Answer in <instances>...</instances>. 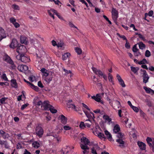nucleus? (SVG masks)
<instances>
[{"label":"nucleus","mask_w":154,"mask_h":154,"mask_svg":"<svg viewBox=\"0 0 154 154\" xmlns=\"http://www.w3.org/2000/svg\"><path fill=\"white\" fill-rule=\"evenodd\" d=\"M16 58L24 63L29 62L30 60L29 57L26 54H19L16 56Z\"/></svg>","instance_id":"nucleus-1"},{"label":"nucleus","mask_w":154,"mask_h":154,"mask_svg":"<svg viewBox=\"0 0 154 154\" xmlns=\"http://www.w3.org/2000/svg\"><path fill=\"white\" fill-rule=\"evenodd\" d=\"M116 136L119 139L116 140V141L120 144L119 146L121 148H124L125 147V142L122 139L123 136L122 133L118 132Z\"/></svg>","instance_id":"nucleus-2"},{"label":"nucleus","mask_w":154,"mask_h":154,"mask_svg":"<svg viewBox=\"0 0 154 154\" xmlns=\"http://www.w3.org/2000/svg\"><path fill=\"white\" fill-rule=\"evenodd\" d=\"M41 105H42L41 109L45 110H48V109L51 107V105L49 104V102L48 100L44 101L43 102L39 100V106Z\"/></svg>","instance_id":"nucleus-3"},{"label":"nucleus","mask_w":154,"mask_h":154,"mask_svg":"<svg viewBox=\"0 0 154 154\" xmlns=\"http://www.w3.org/2000/svg\"><path fill=\"white\" fill-rule=\"evenodd\" d=\"M111 13L112 17L115 22H116L119 17L118 11L116 8H112V9Z\"/></svg>","instance_id":"nucleus-4"},{"label":"nucleus","mask_w":154,"mask_h":154,"mask_svg":"<svg viewBox=\"0 0 154 154\" xmlns=\"http://www.w3.org/2000/svg\"><path fill=\"white\" fill-rule=\"evenodd\" d=\"M146 141L149 146L154 152V139H152L150 137H147Z\"/></svg>","instance_id":"nucleus-5"},{"label":"nucleus","mask_w":154,"mask_h":154,"mask_svg":"<svg viewBox=\"0 0 154 154\" xmlns=\"http://www.w3.org/2000/svg\"><path fill=\"white\" fill-rule=\"evenodd\" d=\"M141 72H143V82L144 83H146L148 82V80L149 79V77L148 76V74L146 72V70L141 69L140 70Z\"/></svg>","instance_id":"nucleus-6"},{"label":"nucleus","mask_w":154,"mask_h":154,"mask_svg":"<svg viewBox=\"0 0 154 154\" xmlns=\"http://www.w3.org/2000/svg\"><path fill=\"white\" fill-rule=\"evenodd\" d=\"M26 50V49L24 46L20 45V46L17 47L16 51L19 54H23L25 50Z\"/></svg>","instance_id":"nucleus-7"},{"label":"nucleus","mask_w":154,"mask_h":154,"mask_svg":"<svg viewBox=\"0 0 154 154\" xmlns=\"http://www.w3.org/2000/svg\"><path fill=\"white\" fill-rule=\"evenodd\" d=\"M18 44L17 40L15 39H13L10 45V47L11 48H14L18 46Z\"/></svg>","instance_id":"nucleus-8"},{"label":"nucleus","mask_w":154,"mask_h":154,"mask_svg":"<svg viewBox=\"0 0 154 154\" xmlns=\"http://www.w3.org/2000/svg\"><path fill=\"white\" fill-rule=\"evenodd\" d=\"M17 69L19 71L23 72L26 71L28 70V67L26 65H22L18 66Z\"/></svg>","instance_id":"nucleus-9"},{"label":"nucleus","mask_w":154,"mask_h":154,"mask_svg":"<svg viewBox=\"0 0 154 154\" xmlns=\"http://www.w3.org/2000/svg\"><path fill=\"white\" fill-rule=\"evenodd\" d=\"M53 78V76L52 74L49 73L48 75L44 77V80L47 83L49 84L52 80Z\"/></svg>","instance_id":"nucleus-10"},{"label":"nucleus","mask_w":154,"mask_h":154,"mask_svg":"<svg viewBox=\"0 0 154 154\" xmlns=\"http://www.w3.org/2000/svg\"><path fill=\"white\" fill-rule=\"evenodd\" d=\"M24 80L29 85L32 89H33L35 91H38V88L37 86H35L33 84L31 83L30 82L26 81L25 79H24Z\"/></svg>","instance_id":"nucleus-11"},{"label":"nucleus","mask_w":154,"mask_h":154,"mask_svg":"<svg viewBox=\"0 0 154 154\" xmlns=\"http://www.w3.org/2000/svg\"><path fill=\"white\" fill-rule=\"evenodd\" d=\"M58 119L61 120V123L63 124H65L67 120V118L63 115L60 116Z\"/></svg>","instance_id":"nucleus-12"},{"label":"nucleus","mask_w":154,"mask_h":154,"mask_svg":"<svg viewBox=\"0 0 154 154\" xmlns=\"http://www.w3.org/2000/svg\"><path fill=\"white\" fill-rule=\"evenodd\" d=\"M137 144L140 149L142 150H145L146 149V144L142 142L138 141Z\"/></svg>","instance_id":"nucleus-13"},{"label":"nucleus","mask_w":154,"mask_h":154,"mask_svg":"<svg viewBox=\"0 0 154 154\" xmlns=\"http://www.w3.org/2000/svg\"><path fill=\"white\" fill-rule=\"evenodd\" d=\"M3 60L9 64L13 63V61L8 55H5L4 57Z\"/></svg>","instance_id":"nucleus-14"},{"label":"nucleus","mask_w":154,"mask_h":154,"mask_svg":"<svg viewBox=\"0 0 154 154\" xmlns=\"http://www.w3.org/2000/svg\"><path fill=\"white\" fill-rule=\"evenodd\" d=\"M6 37V35L4 29L0 27V41Z\"/></svg>","instance_id":"nucleus-15"},{"label":"nucleus","mask_w":154,"mask_h":154,"mask_svg":"<svg viewBox=\"0 0 154 154\" xmlns=\"http://www.w3.org/2000/svg\"><path fill=\"white\" fill-rule=\"evenodd\" d=\"M84 112L86 114V116L88 118L90 119H94L95 118L94 116V114L92 112H90V113L86 111L85 110L84 111Z\"/></svg>","instance_id":"nucleus-16"},{"label":"nucleus","mask_w":154,"mask_h":154,"mask_svg":"<svg viewBox=\"0 0 154 154\" xmlns=\"http://www.w3.org/2000/svg\"><path fill=\"white\" fill-rule=\"evenodd\" d=\"M20 42L21 44H24L25 45L27 44L28 41L27 38L23 35L21 36L20 38Z\"/></svg>","instance_id":"nucleus-17"},{"label":"nucleus","mask_w":154,"mask_h":154,"mask_svg":"<svg viewBox=\"0 0 154 154\" xmlns=\"http://www.w3.org/2000/svg\"><path fill=\"white\" fill-rule=\"evenodd\" d=\"M81 142L84 144L89 145L90 143L89 140L86 137H83L81 138Z\"/></svg>","instance_id":"nucleus-18"},{"label":"nucleus","mask_w":154,"mask_h":154,"mask_svg":"<svg viewBox=\"0 0 154 154\" xmlns=\"http://www.w3.org/2000/svg\"><path fill=\"white\" fill-rule=\"evenodd\" d=\"M41 71L42 73V75L43 78L48 75L49 74L48 73L49 71L46 70L45 68H42L41 70Z\"/></svg>","instance_id":"nucleus-19"},{"label":"nucleus","mask_w":154,"mask_h":154,"mask_svg":"<svg viewBox=\"0 0 154 154\" xmlns=\"http://www.w3.org/2000/svg\"><path fill=\"white\" fill-rule=\"evenodd\" d=\"M72 102V100H68L67 103V105L68 106V107L69 108H72L75 110L77 111V110L76 109V106H75L72 104H71L70 103Z\"/></svg>","instance_id":"nucleus-20"},{"label":"nucleus","mask_w":154,"mask_h":154,"mask_svg":"<svg viewBox=\"0 0 154 154\" xmlns=\"http://www.w3.org/2000/svg\"><path fill=\"white\" fill-rule=\"evenodd\" d=\"M113 130L114 132L116 134L119 132L120 130L119 126L118 124L116 125L114 127Z\"/></svg>","instance_id":"nucleus-21"},{"label":"nucleus","mask_w":154,"mask_h":154,"mask_svg":"<svg viewBox=\"0 0 154 154\" xmlns=\"http://www.w3.org/2000/svg\"><path fill=\"white\" fill-rule=\"evenodd\" d=\"M52 12L54 13L55 14V15H56L61 20H63L64 21H66L64 19L63 17H62L61 16L59 15V13H58L56 10L55 9H52Z\"/></svg>","instance_id":"nucleus-22"},{"label":"nucleus","mask_w":154,"mask_h":154,"mask_svg":"<svg viewBox=\"0 0 154 154\" xmlns=\"http://www.w3.org/2000/svg\"><path fill=\"white\" fill-rule=\"evenodd\" d=\"M11 85L12 87L16 88H18L17 84L15 79H12L11 80Z\"/></svg>","instance_id":"nucleus-23"},{"label":"nucleus","mask_w":154,"mask_h":154,"mask_svg":"<svg viewBox=\"0 0 154 154\" xmlns=\"http://www.w3.org/2000/svg\"><path fill=\"white\" fill-rule=\"evenodd\" d=\"M70 56V54L68 53H66L62 55V59L63 60H65L67 59L68 57Z\"/></svg>","instance_id":"nucleus-24"},{"label":"nucleus","mask_w":154,"mask_h":154,"mask_svg":"<svg viewBox=\"0 0 154 154\" xmlns=\"http://www.w3.org/2000/svg\"><path fill=\"white\" fill-rule=\"evenodd\" d=\"M43 114L46 118V120L48 121L51 120V117L50 115H49V113L47 112H46L44 113Z\"/></svg>","instance_id":"nucleus-25"},{"label":"nucleus","mask_w":154,"mask_h":154,"mask_svg":"<svg viewBox=\"0 0 154 154\" xmlns=\"http://www.w3.org/2000/svg\"><path fill=\"white\" fill-rule=\"evenodd\" d=\"M143 88V89L145 90V91L147 93L150 94L151 92L153 93V92H154V90L150 88H148L145 86H144Z\"/></svg>","instance_id":"nucleus-26"},{"label":"nucleus","mask_w":154,"mask_h":154,"mask_svg":"<svg viewBox=\"0 0 154 154\" xmlns=\"http://www.w3.org/2000/svg\"><path fill=\"white\" fill-rule=\"evenodd\" d=\"M104 133L105 134L109 140L111 141L112 140V139L111 134L106 130L104 131Z\"/></svg>","instance_id":"nucleus-27"},{"label":"nucleus","mask_w":154,"mask_h":154,"mask_svg":"<svg viewBox=\"0 0 154 154\" xmlns=\"http://www.w3.org/2000/svg\"><path fill=\"white\" fill-rule=\"evenodd\" d=\"M137 44L139 45V48L140 49L143 50L146 48L145 45L142 42H139Z\"/></svg>","instance_id":"nucleus-28"},{"label":"nucleus","mask_w":154,"mask_h":154,"mask_svg":"<svg viewBox=\"0 0 154 154\" xmlns=\"http://www.w3.org/2000/svg\"><path fill=\"white\" fill-rule=\"evenodd\" d=\"M131 70L134 73H136L139 70V68L138 67H135L133 66L131 67Z\"/></svg>","instance_id":"nucleus-29"},{"label":"nucleus","mask_w":154,"mask_h":154,"mask_svg":"<svg viewBox=\"0 0 154 154\" xmlns=\"http://www.w3.org/2000/svg\"><path fill=\"white\" fill-rule=\"evenodd\" d=\"M87 144H83L82 143L80 144V147L81 148L84 150H88L89 149V147L87 146Z\"/></svg>","instance_id":"nucleus-30"},{"label":"nucleus","mask_w":154,"mask_h":154,"mask_svg":"<svg viewBox=\"0 0 154 154\" xmlns=\"http://www.w3.org/2000/svg\"><path fill=\"white\" fill-rule=\"evenodd\" d=\"M33 103L35 106L38 105V97H36L34 98Z\"/></svg>","instance_id":"nucleus-31"},{"label":"nucleus","mask_w":154,"mask_h":154,"mask_svg":"<svg viewBox=\"0 0 154 154\" xmlns=\"http://www.w3.org/2000/svg\"><path fill=\"white\" fill-rule=\"evenodd\" d=\"M50 110V112L52 113H55L57 112V110L54 109V107L51 105V107L48 109V110Z\"/></svg>","instance_id":"nucleus-32"},{"label":"nucleus","mask_w":154,"mask_h":154,"mask_svg":"<svg viewBox=\"0 0 154 154\" xmlns=\"http://www.w3.org/2000/svg\"><path fill=\"white\" fill-rule=\"evenodd\" d=\"M108 79L109 81L110 82H111L112 84H114V82L112 81V76L110 73H109L108 74Z\"/></svg>","instance_id":"nucleus-33"},{"label":"nucleus","mask_w":154,"mask_h":154,"mask_svg":"<svg viewBox=\"0 0 154 154\" xmlns=\"http://www.w3.org/2000/svg\"><path fill=\"white\" fill-rule=\"evenodd\" d=\"M103 118L105 120L108 121V122L110 123L111 121V119L107 115H104L103 116Z\"/></svg>","instance_id":"nucleus-34"},{"label":"nucleus","mask_w":154,"mask_h":154,"mask_svg":"<svg viewBox=\"0 0 154 154\" xmlns=\"http://www.w3.org/2000/svg\"><path fill=\"white\" fill-rule=\"evenodd\" d=\"M29 81L32 82L36 81V79L35 77L33 75H30L29 77Z\"/></svg>","instance_id":"nucleus-35"},{"label":"nucleus","mask_w":154,"mask_h":154,"mask_svg":"<svg viewBox=\"0 0 154 154\" xmlns=\"http://www.w3.org/2000/svg\"><path fill=\"white\" fill-rule=\"evenodd\" d=\"M147 63H148L146 60L145 58L143 59L142 60L138 62V63L140 65L143 64Z\"/></svg>","instance_id":"nucleus-36"},{"label":"nucleus","mask_w":154,"mask_h":154,"mask_svg":"<svg viewBox=\"0 0 154 154\" xmlns=\"http://www.w3.org/2000/svg\"><path fill=\"white\" fill-rule=\"evenodd\" d=\"M95 100L98 102L101 101V96L100 94H96V97Z\"/></svg>","instance_id":"nucleus-37"},{"label":"nucleus","mask_w":154,"mask_h":154,"mask_svg":"<svg viewBox=\"0 0 154 154\" xmlns=\"http://www.w3.org/2000/svg\"><path fill=\"white\" fill-rule=\"evenodd\" d=\"M95 74L97 75H98L99 77L102 76V75L104 74L99 69L97 70Z\"/></svg>","instance_id":"nucleus-38"},{"label":"nucleus","mask_w":154,"mask_h":154,"mask_svg":"<svg viewBox=\"0 0 154 154\" xmlns=\"http://www.w3.org/2000/svg\"><path fill=\"white\" fill-rule=\"evenodd\" d=\"M44 132L43 129L42 127H39V138L41 137Z\"/></svg>","instance_id":"nucleus-39"},{"label":"nucleus","mask_w":154,"mask_h":154,"mask_svg":"<svg viewBox=\"0 0 154 154\" xmlns=\"http://www.w3.org/2000/svg\"><path fill=\"white\" fill-rule=\"evenodd\" d=\"M75 52L77 53V54H81L82 52V51L81 50V49L78 48V47H76L75 48Z\"/></svg>","instance_id":"nucleus-40"},{"label":"nucleus","mask_w":154,"mask_h":154,"mask_svg":"<svg viewBox=\"0 0 154 154\" xmlns=\"http://www.w3.org/2000/svg\"><path fill=\"white\" fill-rule=\"evenodd\" d=\"M117 34L118 36H119L120 38H122V39L124 40H125L126 42L128 41V40H127V39L125 37V35H120L119 33H117Z\"/></svg>","instance_id":"nucleus-41"},{"label":"nucleus","mask_w":154,"mask_h":154,"mask_svg":"<svg viewBox=\"0 0 154 154\" xmlns=\"http://www.w3.org/2000/svg\"><path fill=\"white\" fill-rule=\"evenodd\" d=\"M38 143L37 141H35L34 142L32 143V146L36 148H38Z\"/></svg>","instance_id":"nucleus-42"},{"label":"nucleus","mask_w":154,"mask_h":154,"mask_svg":"<svg viewBox=\"0 0 154 154\" xmlns=\"http://www.w3.org/2000/svg\"><path fill=\"white\" fill-rule=\"evenodd\" d=\"M97 135L98 137L100 139H105L104 135L103 133H102L101 132H99V133L97 134Z\"/></svg>","instance_id":"nucleus-43"},{"label":"nucleus","mask_w":154,"mask_h":154,"mask_svg":"<svg viewBox=\"0 0 154 154\" xmlns=\"http://www.w3.org/2000/svg\"><path fill=\"white\" fill-rule=\"evenodd\" d=\"M4 139H8L10 137L8 133L5 132V133L2 136Z\"/></svg>","instance_id":"nucleus-44"},{"label":"nucleus","mask_w":154,"mask_h":154,"mask_svg":"<svg viewBox=\"0 0 154 154\" xmlns=\"http://www.w3.org/2000/svg\"><path fill=\"white\" fill-rule=\"evenodd\" d=\"M151 56V53L148 50H146L145 53V56L147 57H149Z\"/></svg>","instance_id":"nucleus-45"},{"label":"nucleus","mask_w":154,"mask_h":154,"mask_svg":"<svg viewBox=\"0 0 154 154\" xmlns=\"http://www.w3.org/2000/svg\"><path fill=\"white\" fill-rule=\"evenodd\" d=\"M139 50L137 49V48L136 45H134L132 48V51H133L134 53V52H136L137 51H139Z\"/></svg>","instance_id":"nucleus-46"},{"label":"nucleus","mask_w":154,"mask_h":154,"mask_svg":"<svg viewBox=\"0 0 154 154\" xmlns=\"http://www.w3.org/2000/svg\"><path fill=\"white\" fill-rule=\"evenodd\" d=\"M119 84L122 87H125L126 86L125 85V84L123 80L122 79V80L119 82Z\"/></svg>","instance_id":"nucleus-47"},{"label":"nucleus","mask_w":154,"mask_h":154,"mask_svg":"<svg viewBox=\"0 0 154 154\" xmlns=\"http://www.w3.org/2000/svg\"><path fill=\"white\" fill-rule=\"evenodd\" d=\"M136 33V34L138 35L139 38L141 39L143 41H145L146 40L145 38L141 34H138V33Z\"/></svg>","instance_id":"nucleus-48"},{"label":"nucleus","mask_w":154,"mask_h":154,"mask_svg":"<svg viewBox=\"0 0 154 154\" xmlns=\"http://www.w3.org/2000/svg\"><path fill=\"white\" fill-rule=\"evenodd\" d=\"M80 127L82 129H84L85 128V124L83 122H81L79 125Z\"/></svg>","instance_id":"nucleus-49"},{"label":"nucleus","mask_w":154,"mask_h":154,"mask_svg":"<svg viewBox=\"0 0 154 154\" xmlns=\"http://www.w3.org/2000/svg\"><path fill=\"white\" fill-rule=\"evenodd\" d=\"M12 7L13 8L14 10H19V7L18 5H16L15 4H14L12 5Z\"/></svg>","instance_id":"nucleus-50"},{"label":"nucleus","mask_w":154,"mask_h":154,"mask_svg":"<svg viewBox=\"0 0 154 154\" xmlns=\"http://www.w3.org/2000/svg\"><path fill=\"white\" fill-rule=\"evenodd\" d=\"M131 108L136 112H137L139 111V109L137 107L133 106Z\"/></svg>","instance_id":"nucleus-51"},{"label":"nucleus","mask_w":154,"mask_h":154,"mask_svg":"<svg viewBox=\"0 0 154 154\" xmlns=\"http://www.w3.org/2000/svg\"><path fill=\"white\" fill-rule=\"evenodd\" d=\"M7 99V98L3 97L0 99V102L2 104L5 103V100Z\"/></svg>","instance_id":"nucleus-52"},{"label":"nucleus","mask_w":154,"mask_h":154,"mask_svg":"<svg viewBox=\"0 0 154 154\" xmlns=\"http://www.w3.org/2000/svg\"><path fill=\"white\" fill-rule=\"evenodd\" d=\"M2 78L5 81H8V78L7 77L6 75L5 74H3L2 75Z\"/></svg>","instance_id":"nucleus-53"},{"label":"nucleus","mask_w":154,"mask_h":154,"mask_svg":"<svg viewBox=\"0 0 154 154\" xmlns=\"http://www.w3.org/2000/svg\"><path fill=\"white\" fill-rule=\"evenodd\" d=\"M69 26L72 28H75L76 29H77V27H76L71 22H69Z\"/></svg>","instance_id":"nucleus-54"},{"label":"nucleus","mask_w":154,"mask_h":154,"mask_svg":"<svg viewBox=\"0 0 154 154\" xmlns=\"http://www.w3.org/2000/svg\"><path fill=\"white\" fill-rule=\"evenodd\" d=\"M63 129L66 131L70 130L71 129V128L69 126L65 125L63 126Z\"/></svg>","instance_id":"nucleus-55"},{"label":"nucleus","mask_w":154,"mask_h":154,"mask_svg":"<svg viewBox=\"0 0 154 154\" xmlns=\"http://www.w3.org/2000/svg\"><path fill=\"white\" fill-rule=\"evenodd\" d=\"M10 22L13 24L16 22V20L14 17H11L10 19Z\"/></svg>","instance_id":"nucleus-56"},{"label":"nucleus","mask_w":154,"mask_h":154,"mask_svg":"<svg viewBox=\"0 0 154 154\" xmlns=\"http://www.w3.org/2000/svg\"><path fill=\"white\" fill-rule=\"evenodd\" d=\"M64 46V43L63 42L58 43L57 45V46L58 48L63 47Z\"/></svg>","instance_id":"nucleus-57"},{"label":"nucleus","mask_w":154,"mask_h":154,"mask_svg":"<svg viewBox=\"0 0 154 154\" xmlns=\"http://www.w3.org/2000/svg\"><path fill=\"white\" fill-rule=\"evenodd\" d=\"M126 43L125 45V47L127 49H129L130 48V45L128 42H126Z\"/></svg>","instance_id":"nucleus-58"},{"label":"nucleus","mask_w":154,"mask_h":154,"mask_svg":"<svg viewBox=\"0 0 154 154\" xmlns=\"http://www.w3.org/2000/svg\"><path fill=\"white\" fill-rule=\"evenodd\" d=\"M134 55L135 56L138 57L140 55H141V53H140L139 51H138L136 52H134Z\"/></svg>","instance_id":"nucleus-59"},{"label":"nucleus","mask_w":154,"mask_h":154,"mask_svg":"<svg viewBox=\"0 0 154 154\" xmlns=\"http://www.w3.org/2000/svg\"><path fill=\"white\" fill-rule=\"evenodd\" d=\"M115 102L118 106V108H119L121 106L120 102L117 100H116L115 101Z\"/></svg>","instance_id":"nucleus-60"},{"label":"nucleus","mask_w":154,"mask_h":154,"mask_svg":"<svg viewBox=\"0 0 154 154\" xmlns=\"http://www.w3.org/2000/svg\"><path fill=\"white\" fill-rule=\"evenodd\" d=\"M54 137L56 139L57 141L59 142L60 140V138L57 135L54 136Z\"/></svg>","instance_id":"nucleus-61"},{"label":"nucleus","mask_w":154,"mask_h":154,"mask_svg":"<svg viewBox=\"0 0 154 154\" xmlns=\"http://www.w3.org/2000/svg\"><path fill=\"white\" fill-rule=\"evenodd\" d=\"M153 14V11H152L151 10L149 11L148 13H147V14L148 15V16H149L150 17H152Z\"/></svg>","instance_id":"nucleus-62"},{"label":"nucleus","mask_w":154,"mask_h":154,"mask_svg":"<svg viewBox=\"0 0 154 154\" xmlns=\"http://www.w3.org/2000/svg\"><path fill=\"white\" fill-rule=\"evenodd\" d=\"M82 106L83 107H84L86 109H88L89 111H90V109L88 107V106L86 105L85 104L82 103Z\"/></svg>","instance_id":"nucleus-63"},{"label":"nucleus","mask_w":154,"mask_h":154,"mask_svg":"<svg viewBox=\"0 0 154 154\" xmlns=\"http://www.w3.org/2000/svg\"><path fill=\"white\" fill-rule=\"evenodd\" d=\"M63 71L65 72L67 74H68L69 73H71V72L70 70H68L65 69H63Z\"/></svg>","instance_id":"nucleus-64"}]
</instances>
